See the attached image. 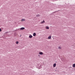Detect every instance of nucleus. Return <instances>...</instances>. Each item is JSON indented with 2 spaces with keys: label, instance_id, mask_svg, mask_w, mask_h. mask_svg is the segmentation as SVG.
<instances>
[{
  "label": "nucleus",
  "instance_id": "1",
  "mask_svg": "<svg viewBox=\"0 0 75 75\" xmlns=\"http://www.w3.org/2000/svg\"><path fill=\"white\" fill-rule=\"evenodd\" d=\"M42 66L40 65V66L39 67H38V68L39 69H41V68H42Z\"/></svg>",
  "mask_w": 75,
  "mask_h": 75
},
{
  "label": "nucleus",
  "instance_id": "2",
  "mask_svg": "<svg viewBox=\"0 0 75 75\" xmlns=\"http://www.w3.org/2000/svg\"><path fill=\"white\" fill-rule=\"evenodd\" d=\"M39 54H40V55H42L43 54V53L42 52H40Z\"/></svg>",
  "mask_w": 75,
  "mask_h": 75
},
{
  "label": "nucleus",
  "instance_id": "3",
  "mask_svg": "<svg viewBox=\"0 0 75 75\" xmlns=\"http://www.w3.org/2000/svg\"><path fill=\"white\" fill-rule=\"evenodd\" d=\"M24 29H25V28H24V27H22V28H21L20 29L21 30H24Z\"/></svg>",
  "mask_w": 75,
  "mask_h": 75
},
{
  "label": "nucleus",
  "instance_id": "4",
  "mask_svg": "<svg viewBox=\"0 0 75 75\" xmlns=\"http://www.w3.org/2000/svg\"><path fill=\"white\" fill-rule=\"evenodd\" d=\"M29 38H33V36H32V35H30L29 36Z\"/></svg>",
  "mask_w": 75,
  "mask_h": 75
},
{
  "label": "nucleus",
  "instance_id": "5",
  "mask_svg": "<svg viewBox=\"0 0 75 75\" xmlns=\"http://www.w3.org/2000/svg\"><path fill=\"white\" fill-rule=\"evenodd\" d=\"M35 35H36V33H33V36H34V37H35Z\"/></svg>",
  "mask_w": 75,
  "mask_h": 75
},
{
  "label": "nucleus",
  "instance_id": "6",
  "mask_svg": "<svg viewBox=\"0 0 75 75\" xmlns=\"http://www.w3.org/2000/svg\"><path fill=\"white\" fill-rule=\"evenodd\" d=\"M56 67V63H54L53 64V67Z\"/></svg>",
  "mask_w": 75,
  "mask_h": 75
},
{
  "label": "nucleus",
  "instance_id": "7",
  "mask_svg": "<svg viewBox=\"0 0 75 75\" xmlns=\"http://www.w3.org/2000/svg\"><path fill=\"white\" fill-rule=\"evenodd\" d=\"M51 36H50L48 37V39H51Z\"/></svg>",
  "mask_w": 75,
  "mask_h": 75
},
{
  "label": "nucleus",
  "instance_id": "8",
  "mask_svg": "<svg viewBox=\"0 0 75 75\" xmlns=\"http://www.w3.org/2000/svg\"><path fill=\"white\" fill-rule=\"evenodd\" d=\"M45 23V21L44 20L41 23L42 24V23Z\"/></svg>",
  "mask_w": 75,
  "mask_h": 75
},
{
  "label": "nucleus",
  "instance_id": "9",
  "mask_svg": "<svg viewBox=\"0 0 75 75\" xmlns=\"http://www.w3.org/2000/svg\"><path fill=\"white\" fill-rule=\"evenodd\" d=\"M21 21H25V19L23 18V19H22Z\"/></svg>",
  "mask_w": 75,
  "mask_h": 75
},
{
  "label": "nucleus",
  "instance_id": "10",
  "mask_svg": "<svg viewBox=\"0 0 75 75\" xmlns=\"http://www.w3.org/2000/svg\"><path fill=\"white\" fill-rule=\"evenodd\" d=\"M73 68H75V64H74L73 65Z\"/></svg>",
  "mask_w": 75,
  "mask_h": 75
},
{
  "label": "nucleus",
  "instance_id": "11",
  "mask_svg": "<svg viewBox=\"0 0 75 75\" xmlns=\"http://www.w3.org/2000/svg\"><path fill=\"white\" fill-rule=\"evenodd\" d=\"M58 49H59V50H61V47L60 46H59L58 48Z\"/></svg>",
  "mask_w": 75,
  "mask_h": 75
},
{
  "label": "nucleus",
  "instance_id": "12",
  "mask_svg": "<svg viewBox=\"0 0 75 75\" xmlns=\"http://www.w3.org/2000/svg\"><path fill=\"white\" fill-rule=\"evenodd\" d=\"M36 17H40V15L39 14H38V15H36Z\"/></svg>",
  "mask_w": 75,
  "mask_h": 75
},
{
  "label": "nucleus",
  "instance_id": "13",
  "mask_svg": "<svg viewBox=\"0 0 75 75\" xmlns=\"http://www.w3.org/2000/svg\"><path fill=\"white\" fill-rule=\"evenodd\" d=\"M46 29H47V30H48V29H49V27L47 26L46 27Z\"/></svg>",
  "mask_w": 75,
  "mask_h": 75
},
{
  "label": "nucleus",
  "instance_id": "14",
  "mask_svg": "<svg viewBox=\"0 0 75 75\" xmlns=\"http://www.w3.org/2000/svg\"><path fill=\"white\" fill-rule=\"evenodd\" d=\"M16 44H18V41L16 42Z\"/></svg>",
  "mask_w": 75,
  "mask_h": 75
},
{
  "label": "nucleus",
  "instance_id": "15",
  "mask_svg": "<svg viewBox=\"0 0 75 75\" xmlns=\"http://www.w3.org/2000/svg\"><path fill=\"white\" fill-rule=\"evenodd\" d=\"M1 29L0 28V32H1Z\"/></svg>",
  "mask_w": 75,
  "mask_h": 75
},
{
  "label": "nucleus",
  "instance_id": "16",
  "mask_svg": "<svg viewBox=\"0 0 75 75\" xmlns=\"http://www.w3.org/2000/svg\"><path fill=\"white\" fill-rule=\"evenodd\" d=\"M21 36L20 37H21Z\"/></svg>",
  "mask_w": 75,
  "mask_h": 75
},
{
  "label": "nucleus",
  "instance_id": "17",
  "mask_svg": "<svg viewBox=\"0 0 75 75\" xmlns=\"http://www.w3.org/2000/svg\"><path fill=\"white\" fill-rule=\"evenodd\" d=\"M38 56H40V55H38Z\"/></svg>",
  "mask_w": 75,
  "mask_h": 75
}]
</instances>
